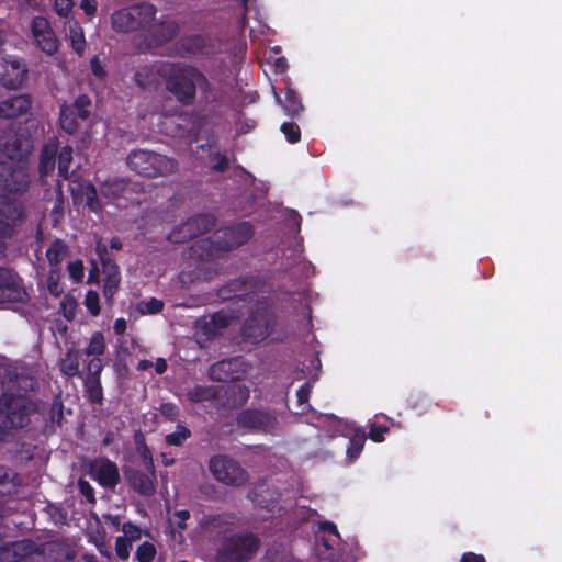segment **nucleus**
Listing matches in <instances>:
<instances>
[{"label":"nucleus","mask_w":562,"mask_h":562,"mask_svg":"<svg viewBox=\"0 0 562 562\" xmlns=\"http://www.w3.org/2000/svg\"><path fill=\"white\" fill-rule=\"evenodd\" d=\"M91 476L105 488H114L120 483L119 468L115 462L108 458L92 465Z\"/></svg>","instance_id":"6ab92c4d"},{"label":"nucleus","mask_w":562,"mask_h":562,"mask_svg":"<svg viewBox=\"0 0 562 562\" xmlns=\"http://www.w3.org/2000/svg\"><path fill=\"white\" fill-rule=\"evenodd\" d=\"M30 138L15 133L3 144V150L10 159H21L30 150Z\"/></svg>","instance_id":"393cba45"},{"label":"nucleus","mask_w":562,"mask_h":562,"mask_svg":"<svg viewBox=\"0 0 562 562\" xmlns=\"http://www.w3.org/2000/svg\"><path fill=\"white\" fill-rule=\"evenodd\" d=\"M229 325V317L223 313H214L211 318L204 323L203 330L207 336H215L221 329Z\"/></svg>","instance_id":"ea45409f"},{"label":"nucleus","mask_w":562,"mask_h":562,"mask_svg":"<svg viewBox=\"0 0 562 562\" xmlns=\"http://www.w3.org/2000/svg\"><path fill=\"white\" fill-rule=\"evenodd\" d=\"M32 36L36 46L47 54L53 56L58 52L59 41L49 23L44 16H35L31 22Z\"/></svg>","instance_id":"2eb2a0df"},{"label":"nucleus","mask_w":562,"mask_h":562,"mask_svg":"<svg viewBox=\"0 0 562 562\" xmlns=\"http://www.w3.org/2000/svg\"><path fill=\"white\" fill-rule=\"evenodd\" d=\"M252 503L269 512L273 510L279 502V494L276 491H270L267 484H258L249 494Z\"/></svg>","instance_id":"aec40b11"},{"label":"nucleus","mask_w":562,"mask_h":562,"mask_svg":"<svg viewBox=\"0 0 562 562\" xmlns=\"http://www.w3.org/2000/svg\"><path fill=\"white\" fill-rule=\"evenodd\" d=\"M80 8L86 15L93 16L98 10V2L97 0H81Z\"/></svg>","instance_id":"774afa93"},{"label":"nucleus","mask_w":562,"mask_h":562,"mask_svg":"<svg viewBox=\"0 0 562 562\" xmlns=\"http://www.w3.org/2000/svg\"><path fill=\"white\" fill-rule=\"evenodd\" d=\"M210 160L214 162L211 169L215 172L223 173L229 168L228 157L220 151L210 153Z\"/></svg>","instance_id":"8fccbe9b"},{"label":"nucleus","mask_w":562,"mask_h":562,"mask_svg":"<svg viewBox=\"0 0 562 562\" xmlns=\"http://www.w3.org/2000/svg\"><path fill=\"white\" fill-rule=\"evenodd\" d=\"M136 450L147 472L156 473L153 453L142 434L135 436Z\"/></svg>","instance_id":"e433bc0d"},{"label":"nucleus","mask_w":562,"mask_h":562,"mask_svg":"<svg viewBox=\"0 0 562 562\" xmlns=\"http://www.w3.org/2000/svg\"><path fill=\"white\" fill-rule=\"evenodd\" d=\"M16 474L9 468L0 465V495L7 496L16 491Z\"/></svg>","instance_id":"58836bf2"},{"label":"nucleus","mask_w":562,"mask_h":562,"mask_svg":"<svg viewBox=\"0 0 562 562\" xmlns=\"http://www.w3.org/2000/svg\"><path fill=\"white\" fill-rule=\"evenodd\" d=\"M123 538L128 539L130 542H135L142 538V529L132 521L124 522L121 528Z\"/></svg>","instance_id":"603ef678"},{"label":"nucleus","mask_w":562,"mask_h":562,"mask_svg":"<svg viewBox=\"0 0 562 562\" xmlns=\"http://www.w3.org/2000/svg\"><path fill=\"white\" fill-rule=\"evenodd\" d=\"M132 544L133 543L130 542L128 539L123 538L122 536H119L115 539V553L120 560L125 561L128 559Z\"/></svg>","instance_id":"6e6d98bb"},{"label":"nucleus","mask_w":562,"mask_h":562,"mask_svg":"<svg viewBox=\"0 0 562 562\" xmlns=\"http://www.w3.org/2000/svg\"><path fill=\"white\" fill-rule=\"evenodd\" d=\"M390 428L384 425H379L376 423H372L370 425L369 434L367 435L368 438H370L374 442H382L384 441V435L389 432Z\"/></svg>","instance_id":"4d7b16f0"},{"label":"nucleus","mask_w":562,"mask_h":562,"mask_svg":"<svg viewBox=\"0 0 562 562\" xmlns=\"http://www.w3.org/2000/svg\"><path fill=\"white\" fill-rule=\"evenodd\" d=\"M261 286V279L256 274L241 276L228 283L229 291L235 296H245L250 293H256Z\"/></svg>","instance_id":"412c9836"},{"label":"nucleus","mask_w":562,"mask_h":562,"mask_svg":"<svg viewBox=\"0 0 562 562\" xmlns=\"http://www.w3.org/2000/svg\"><path fill=\"white\" fill-rule=\"evenodd\" d=\"M233 521L234 516L228 513L209 514L200 519L199 526L202 530L213 532L233 525Z\"/></svg>","instance_id":"bb28decb"},{"label":"nucleus","mask_w":562,"mask_h":562,"mask_svg":"<svg viewBox=\"0 0 562 562\" xmlns=\"http://www.w3.org/2000/svg\"><path fill=\"white\" fill-rule=\"evenodd\" d=\"M85 306L92 316H98L100 314V297L97 291L89 290L86 293Z\"/></svg>","instance_id":"3c124183"},{"label":"nucleus","mask_w":562,"mask_h":562,"mask_svg":"<svg viewBox=\"0 0 562 562\" xmlns=\"http://www.w3.org/2000/svg\"><path fill=\"white\" fill-rule=\"evenodd\" d=\"M58 145L56 143L45 144L41 150L38 173L42 179L50 176L56 167Z\"/></svg>","instance_id":"b1692460"},{"label":"nucleus","mask_w":562,"mask_h":562,"mask_svg":"<svg viewBox=\"0 0 562 562\" xmlns=\"http://www.w3.org/2000/svg\"><path fill=\"white\" fill-rule=\"evenodd\" d=\"M254 235L248 222H240L216 229L210 237L196 240L191 246V256L209 260L217 252H228L246 244Z\"/></svg>","instance_id":"f257e3e1"},{"label":"nucleus","mask_w":562,"mask_h":562,"mask_svg":"<svg viewBox=\"0 0 562 562\" xmlns=\"http://www.w3.org/2000/svg\"><path fill=\"white\" fill-rule=\"evenodd\" d=\"M179 32L180 25L178 22L164 20L150 25L146 41L151 46L160 47L176 38Z\"/></svg>","instance_id":"dca6fc26"},{"label":"nucleus","mask_w":562,"mask_h":562,"mask_svg":"<svg viewBox=\"0 0 562 562\" xmlns=\"http://www.w3.org/2000/svg\"><path fill=\"white\" fill-rule=\"evenodd\" d=\"M67 271L69 273V278L75 282H81L85 277V267L83 262L80 259L75 261H70L67 266Z\"/></svg>","instance_id":"864d4df0"},{"label":"nucleus","mask_w":562,"mask_h":562,"mask_svg":"<svg viewBox=\"0 0 562 562\" xmlns=\"http://www.w3.org/2000/svg\"><path fill=\"white\" fill-rule=\"evenodd\" d=\"M196 67L186 63H167L159 70L166 89L182 105H192L196 98Z\"/></svg>","instance_id":"7ed1b4c3"},{"label":"nucleus","mask_w":562,"mask_h":562,"mask_svg":"<svg viewBox=\"0 0 562 562\" xmlns=\"http://www.w3.org/2000/svg\"><path fill=\"white\" fill-rule=\"evenodd\" d=\"M37 411L36 403L26 395L3 392L0 396V432L22 429Z\"/></svg>","instance_id":"20e7f679"},{"label":"nucleus","mask_w":562,"mask_h":562,"mask_svg":"<svg viewBox=\"0 0 562 562\" xmlns=\"http://www.w3.org/2000/svg\"><path fill=\"white\" fill-rule=\"evenodd\" d=\"M81 353L79 350L70 348L66 351L64 357L59 360V370L61 374L68 379L82 378L80 371Z\"/></svg>","instance_id":"4be33fe9"},{"label":"nucleus","mask_w":562,"mask_h":562,"mask_svg":"<svg viewBox=\"0 0 562 562\" xmlns=\"http://www.w3.org/2000/svg\"><path fill=\"white\" fill-rule=\"evenodd\" d=\"M87 374L85 379H101L104 364L101 358H92L87 363Z\"/></svg>","instance_id":"5fc2aeb1"},{"label":"nucleus","mask_w":562,"mask_h":562,"mask_svg":"<svg viewBox=\"0 0 562 562\" xmlns=\"http://www.w3.org/2000/svg\"><path fill=\"white\" fill-rule=\"evenodd\" d=\"M95 254L101 261L104 277H121V271L117 263L115 262L114 257L110 254L108 246L101 239L95 244Z\"/></svg>","instance_id":"a878e982"},{"label":"nucleus","mask_w":562,"mask_h":562,"mask_svg":"<svg viewBox=\"0 0 562 562\" xmlns=\"http://www.w3.org/2000/svg\"><path fill=\"white\" fill-rule=\"evenodd\" d=\"M106 350V345L104 340V335L102 331H94L89 340V344L87 348L83 350V353L86 356L92 357V358H100L104 355Z\"/></svg>","instance_id":"a19ab883"},{"label":"nucleus","mask_w":562,"mask_h":562,"mask_svg":"<svg viewBox=\"0 0 562 562\" xmlns=\"http://www.w3.org/2000/svg\"><path fill=\"white\" fill-rule=\"evenodd\" d=\"M11 225L0 220V254H3L5 249L4 239L11 236Z\"/></svg>","instance_id":"69168bd1"},{"label":"nucleus","mask_w":562,"mask_h":562,"mask_svg":"<svg viewBox=\"0 0 562 562\" xmlns=\"http://www.w3.org/2000/svg\"><path fill=\"white\" fill-rule=\"evenodd\" d=\"M128 486L137 494L149 497L156 493V473L143 472L137 469L124 471Z\"/></svg>","instance_id":"f3484780"},{"label":"nucleus","mask_w":562,"mask_h":562,"mask_svg":"<svg viewBox=\"0 0 562 562\" xmlns=\"http://www.w3.org/2000/svg\"><path fill=\"white\" fill-rule=\"evenodd\" d=\"M200 89L201 93L204 95L206 102L216 101L213 94V85L206 78V76L200 70L196 69V89Z\"/></svg>","instance_id":"49530a36"},{"label":"nucleus","mask_w":562,"mask_h":562,"mask_svg":"<svg viewBox=\"0 0 562 562\" xmlns=\"http://www.w3.org/2000/svg\"><path fill=\"white\" fill-rule=\"evenodd\" d=\"M220 390L216 386L195 385L188 392V398L192 403H202L218 398Z\"/></svg>","instance_id":"473e14b6"},{"label":"nucleus","mask_w":562,"mask_h":562,"mask_svg":"<svg viewBox=\"0 0 562 562\" xmlns=\"http://www.w3.org/2000/svg\"><path fill=\"white\" fill-rule=\"evenodd\" d=\"M33 104L30 94H16L0 101V117L4 120H14L26 115Z\"/></svg>","instance_id":"a211bd4d"},{"label":"nucleus","mask_w":562,"mask_h":562,"mask_svg":"<svg viewBox=\"0 0 562 562\" xmlns=\"http://www.w3.org/2000/svg\"><path fill=\"white\" fill-rule=\"evenodd\" d=\"M177 47L182 57L202 56L210 57L217 53L218 46L216 40L209 34H190L182 36L177 42Z\"/></svg>","instance_id":"4468645a"},{"label":"nucleus","mask_w":562,"mask_h":562,"mask_svg":"<svg viewBox=\"0 0 562 562\" xmlns=\"http://www.w3.org/2000/svg\"><path fill=\"white\" fill-rule=\"evenodd\" d=\"M19 372L5 357L0 356V384L9 389L19 380Z\"/></svg>","instance_id":"c9c22d12"},{"label":"nucleus","mask_w":562,"mask_h":562,"mask_svg":"<svg viewBox=\"0 0 562 562\" xmlns=\"http://www.w3.org/2000/svg\"><path fill=\"white\" fill-rule=\"evenodd\" d=\"M318 528L321 531L327 532V533L333 535L336 538L340 539V535L337 529V526L333 521H329V520L321 521L318 524Z\"/></svg>","instance_id":"338daca9"},{"label":"nucleus","mask_w":562,"mask_h":562,"mask_svg":"<svg viewBox=\"0 0 562 562\" xmlns=\"http://www.w3.org/2000/svg\"><path fill=\"white\" fill-rule=\"evenodd\" d=\"M278 103L282 106L286 115L292 119L299 117L304 111V105L297 92L292 87H286L284 90V99L282 100L276 94Z\"/></svg>","instance_id":"5701e85b"},{"label":"nucleus","mask_w":562,"mask_h":562,"mask_svg":"<svg viewBox=\"0 0 562 562\" xmlns=\"http://www.w3.org/2000/svg\"><path fill=\"white\" fill-rule=\"evenodd\" d=\"M191 437V430L182 424L176 426V430L166 435L165 441L169 446L181 447Z\"/></svg>","instance_id":"37998d69"},{"label":"nucleus","mask_w":562,"mask_h":562,"mask_svg":"<svg viewBox=\"0 0 562 562\" xmlns=\"http://www.w3.org/2000/svg\"><path fill=\"white\" fill-rule=\"evenodd\" d=\"M280 130L289 143L296 144L301 140V130L296 123L284 122L281 124Z\"/></svg>","instance_id":"09e8293b"},{"label":"nucleus","mask_w":562,"mask_h":562,"mask_svg":"<svg viewBox=\"0 0 562 562\" xmlns=\"http://www.w3.org/2000/svg\"><path fill=\"white\" fill-rule=\"evenodd\" d=\"M367 440V435L361 429H356L349 439L347 447V458L350 462L355 461L363 450Z\"/></svg>","instance_id":"4c0bfd02"},{"label":"nucleus","mask_w":562,"mask_h":562,"mask_svg":"<svg viewBox=\"0 0 562 562\" xmlns=\"http://www.w3.org/2000/svg\"><path fill=\"white\" fill-rule=\"evenodd\" d=\"M78 487L80 493L86 497L89 503H95L94 488L90 483L83 479L78 481Z\"/></svg>","instance_id":"680f3d73"},{"label":"nucleus","mask_w":562,"mask_h":562,"mask_svg":"<svg viewBox=\"0 0 562 562\" xmlns=\"http://www.w3.org/2000/svg\"><path fill=\"white\" fill-rule=\"evenodd\" d=\"M29 180L22 171L0 162V215L12 223L23 221L24 206L20 196L27 190Z\"/></svg>","instance_id":"f03ea898"},{"label":"nucleus","mask_w":562,"mask_h":562,"mask_svg":"<svg viewBox=\"0 0 562 562\" xmlns=\"http://www.w3.org/2000/svg\"><path fill=\"white\" fill-rule=\"evenodd\" d=\"M80 193L86 199L87 207L94 213L102 211L103 206L99 200L98 190L91 182L80 184Z\"/></svg>","instance_id":"f704fd0d"},{"label":"nucleus","mask_w":562,"mask_h":562,"mask_svg":"<svg viewBox=\"0 0 562 562\" xmlns=\"http://www.w3.org/2000/svg\"><path fill=\"white\" fill-rule=\"evenodd\" d=\"M216 218L211 214H198L191 216L178 228L169 234V240L184 243L187 239H194L215 227Z\"/></svg>","instance_id":"ddd939ff"},{"label":"nucleus","mask_w":562,"mask_h":562,"mask_svg":"<svg viewBox=\"0 0 562 562\" xmlns=\"http://www.w3.org/2000/svg\"><path fill=\"white\" fill-rule=\"evenodd\" d=\"M126 162L131 170L146 178L166 177L177 172L179 167L176 159L142 148L132 150Z\"/></svg>","instance_id":"0eeeda50"},{"label":"nucleus","mask_w":562,"mask_h":562,"mask_svg":"<svg viewBox=\"0 0 562 562\" xmlns=\"http://www.w3.org/2000/svg\"><path fill=\"white\" fill-rule=\"evenodd\" d=\"M69 41L72 50L79 56H82L86 50L87 42L83 29L77 21L69 25Z\"/></svg>","instance_id":"72a5a7b5"},{"label":"nucleus","mask_w":562,"mask_h":562,"mask_svg":"<svg viewBox=\"0 0 562 562\" xmlns=\"http://www.w3.org/2000/svg\"><path fill=\"white\" fill-rule=\"evenodd\" d=\"M312 386L308 382L304 383L296 391L297 403L300 405L306 404L310 400Z\"/></svg>","instance_id":"e2e57ef3"},{"label":"nucleus","mask_w":562,"mask_h":562,"mask_svg":"<svg viewBox=\"0 0 562 562\" xmlns=\"http://www.w3.org/2000/svg\"><path fill=\"white\" fill-rule=\"evenodd\" d=\"M127 186L128 182L125 181L124 179H109L100 186V192L102 196L113 201L119 199L120 196H123Z\"/></svg>","instance_id":"c756f323"},{"label":"nucleus","mask_w":562,"mask_h":562,"mask_svg":"<svg viewBox=\"0 0 562 562\" xmlns=\"http://www.w3.org/2000/svg\"><path fill=\"white\" fill-rule=\"evenodd\" d=\"M164 302L159 299L151 297L148 301H140L137 305V310L143 315L158 314L164 310Z\"/></svg>","instance_id":"de8ad7c7"},{"label":"nucleus","mask_w":562,"mask_h":562,"mask_svg":"<svg viewBox=\"0 0 562 562\" xmlns=\"http://www.w3.org/2000/svg\"><path fill=\"white\" fill-rule=\"evenodd\" d=\"M90 70L91 74L99 80H104L108 76V71L105 70V67L98 55H94L90 59Z\"/></svg>","instance_id":"13d9d810"},{"label":"nucleus","mask_w":562,"mask_h":562,"mask_svg":"<svg viewBox=\"0 0 562 562\" xmlns=\"http://www.w3.org/2000/svg\"><path fill=\"white\" fill-rule=\"evenodd\" d=\"M261 541L251 531L234 532L222 539L216 550V562H250L259 551Z\"/></svg>","instance_id":"423d86ee"},{"label":"nucleus","mask_w":562,"mask_h":562,"mask_svg":"<svg viewBox=\"0 0 562 562\" xmlns=\"http://www.w3.org/2000/svg\"><path fill=\"white\" fill-rule=\"evenodd\" d=\"M29 76L23 58L14 55L0 57V85L9 90L20 89Z\"/></svg>","instance_id":"f8f14e48"},{"label":"nucleus","mask_w":562,"mask_h":562,"mask_svg":"<svg viewBox=\"0 0 562 562\" xmlns=\"http://www.w3.org/2000/svg\"><path fill=\"white\" fill-rule=\"evenodd\" d=\"M232 360H221L213 363L209 370V376L213 381L229 382L237 379L236 372L233 370Z\"/></svg>","instance_id":"cd10ccee"},{"label":"nucleus","mask_w":562,"mask_h":562,"mask_svg":"<svg viewBox=\"0 0 562 562\" xmlns=\"http://www.w3.org/2000/svg\"><path fill=\"white\" fill-rule=\"evenodd\" d=\"M64 422V404L59 400L53 401L50 404L48 416L45 420L44 434L49 436L56 432V428L60 427Z\"/></svg>","instance_id":"c85d7f7f"},{"label":"nucleus","mask_w":562,"mask_h":562,"mask_svg":"<svg viewBox=\"0 0 562 562\" xmlns=\"http://www.w3.org/2000/svg\"><path fill=\"white\" fill-rule=\"evenodd\" d=\"M156 13V7L149 2L135 3L112 14V27L121 33L145 29L153 23Z\"/></svg>","instance_id":"6e6552de"},{"label":"nucleus","mask_w":562,"mask_h":562,"mask_svg":"<svg viewBox=\"0 0 562 562\" xmlns=\"http://www.w3.org/2000/svg\"><path fill=\"white\" fill-rule=\"evenodd\" d=\"M92 101L87 94H79L71 104L64 103L59 111L60 128L69 135L80 130V122L91 116Z\"/></svg>","instance_id":"9b49d317"},{"label":"nucleus","mask_w":562,"mask_h":562,"mask_svg":"<svg viewBox=\"0 0 562 562\" xmlns=\"http://www.w3.org/2000/svg\"><path fill=\"white\" fill-rule=\"evenodd\" d=\"M157 554L156 547L153 542L144 541L135 551V559L138 562H153Z\"/></svg>","instance_id":"a18cd8bd"},{"label":"nucleus","mask_w":562,"mask_h":562,"mask_svg":"<svg viewBox=\"0 0 562 562\" xmlns=\"http://www.w3.org/2000/svg\"><path fill=\"white\" fill-rule=\"evenodd\" d=\"M83 391L87 400L91 404L102 405L104 401L103 386L101 379H82Z\"/></svg>","instance_id":"2f4dec72"},{"label":"nucleus","mask_w":562,"mask_h":562,"mask_svg":"<svg viewBox=\"0 0 562 562\" xmlns=\"http://www.w3.org/2000/svg\"><path fill=\"white\" fill-rule=\"evenodd\" d=\"M74 8L72 0H54V9L59 16H68Z\"/></svg>","instance_id":"bf43d9fd"},{"label":"nucleus","mask_w":562,"mask_h":562,"mask_svg":"<svg viewBox=\"0 0 562 562\" xmlns=\"http://www.w3.org/2000/svg\"><path fill=\"white\" fill-rule=\"evenodd\" d=\"M160 413L164 417L173 422L179 416V407L173 403H164L160 406Z\"/></svg>","instance_id":"052dcab7"},{"label":"nucleus","mask_w":562,"mask_h":562,"mask_svg":"<svg viewBox=\"0 0 562 562\" xmlns=\"http://www.w3.org/2000/svg\"><path fill=\"white\" fill-rule=\"evenodd\" d=\"M175 517L177 518L176 525L180 530L187 529V521L190 519V512L188 509H179L175 512Z\"/></svg>","instance_id":"0e129e2a"},{"label":"nucleus","mask_w":562,"mask_h":562,"mask_svg":"<svg viewBox=\"0 0 562 562\" xmlns=\"http://www.w3.org/2000/svg\"><path fill=\"white\" fill-rule=\"evenodd\" d=\"M72 147L69 145L63 146L60 150L58 149V176L63 180H67L70 176L69 169L72 162Z\"/></svg>","instance_id":"79ce46f5"},{"label":"nucleus","mask_w":562,"mask_h":562,"mask_svg":"<svg viewBox=\"0 0 562 562\" xmlns=\"http://www.w3.org/2000/svg\"><path fill=\"white\" fill-rule=\"evenodd\" d=\"M121 283V277L108 276L103 278V296L108 304H112L114 295L117 293Z\"/></svg>","instance_id":"c03bdc74"},{"label":"nucleus","mask_w":562,"mask_h":562,"mask_svg":"<svg viewBox=\"0 0 562 562\" xmlns=\"http://www.w3.org/2000/svg\"><path fill=\"white\" fill-rule=\"evenodd\" d=\"M277 322L272 303L267 297L258 300L241 326V336L246 342L260 344L273 333Z\"/></svg>","instance_id":"39448f33"},{"label":"nucleus","mask_w":562,"mask_h":562,"mask_svg":"<svg viewBox=\"0 0 562 562\" xmlns=\"http://www.w3.org/2000/svg\"><path fill=\"white\" fill-rule=\"evenodd\" d=\"M209 470L217 482L227 486L240 487L249 480L247 470L237 460L227 454L211 457Z\"/></svg>","instance_id":"9d476101"},{"label":"nucleus","mask_w":562,"mask_h":562,"mask_svg":"<svg viewBox=\"0 0 562 562\" xmlns=\"http://www.w3.org/2000/svg\"><path fill=\"white\" fill-rule=\"evenodd\" d=\"M239 428L250 434L274 435L279 429L278 413L274 408H246L236 416Z\"/></svg>","instance_id":"1a4fd4ad"},{"label":"nucleus","mask_w":562,"mask_h":562,"mask_svg":"<svg viewBox=\"0 0 562 562\" xmlns=\"http://www.w3.org/2000/svg\"><path fill=\"white\" fill-rule=\"evenodd\" d=\"M67 255L68 246L60 238L54 239L46 250L47 261L53 268H58Z\"/></svg>","instance_id":"7c9ffc66"}]
</instances>
